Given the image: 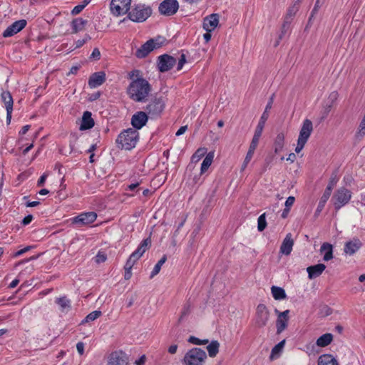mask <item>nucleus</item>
Returning <instances> with one entry per match:
<instances>
[{
  "label": "nucleus",
  "mask_w": 365,
  "mask_h": 365,
  "mask_svg": "<svg viewBox=\"0 0 365 365\" xmlns=\"http://www.w3.org/2000/svg\"><path fill=\"white\" fill-rule=\"evenodd\" d=\"M151 90L150 83L143 78L133 80L128 88L129 97L135 102H144Z\"/></svg>",
  "instance_id": "obj_1"
},
{
  "label": "nucleus",
  "mask_w": 365,
  "mask_h": 365,
  "mask_svg": "<svg viewBox=\"0 0 365 365\" xmlns=\"http://www.w3.org/2000/svg\"><path fill=\"white\" fill-rule=\"evenodd\" d=\"M139 139V133L134 128H128L123 131L116 140L118 148L125 150L133 148Z\"/></svg>",
  "instance_id": "obj_2"
},
{
  "label": "nucleus",
  "mask_w": 365,
  "mask_h": 365,
  "mask_svg": "<svg viewBox=\"0 0 365 365\" xmlns=\"http://www.w3.org/2000/svg\"><path fill=\"white\" fill-rule=\"evenodd\" d=\"M206 352L200 348H192L184 356V365H204L207 359Z\"/></svg>",
  "instance_id": "obj_3"
},
{
  "label": "nucleus",
  "mask_w": 365,
  "mask_h": 365,
  "mask_svg": "<svg viewBox=\"0 0 365 365\" xmlns=\"http://www.w3.org/2000/svg\"><path fill=\"white\" fill-rule=\"evenodd\" d=\"M128 14V19L132 21L143 22L151 15L152 9L144 4H137Z\"/></svg>",
  "instance_id": "obj_4"
},
{
  "label": "nucleus",
  "mask_w": 365,
  "mask_h": 365,
  "mask_svg": "<svg viewBox=\"0 0 365 365\" xmlns=\"http://www.w3.org/2000/svg\"><path fill=\"white\" fill-rule=\"evenodd\" d=\"M164 40H161L160 38L156 39H150L143 44L140 48L137 49L135 52L136 57L143 58L146 57L155 48H158L162 46Z\"/></svg>",
  "instance_id": "obj_5"
},
{
  "label": "nucleus",
  "mask_w": 365,
  "mask_h": 365,
  "mask_svg": "<svg viewBox=\"0 0 365 365\" xmlns=\"http://www.w3.org/2000/svg\"><path fill=\"white\" fill-rule=\"evenodd\" d=\"M351 197V192L345 187L338 189L334 194L331 201L336 210L347 204Z\"/></svg>",
  "instance_id": "obj_6"
},
{
  "label": "nucleus",
  "mask_w": 365,
  "mask_h": 365,
  "mask_svg": "<svg viewBox=\"0 0 365 365\" xmlns=\"http://www.w3.org/2000/svg\"><path fill=\"white\" fill-rule=\"evenodd\" d=\"M131 0H112L110 10L113 14L120 16L127 14L130 10Z\"/></svg>",
  "instance_id": "obj_7"
},
{
  "label": "nucleus",
  "mask_w": 365,
  "mask_h": 365,
  "mask_svg": "<svg viewBox=\"0 0 365 365\" xmlns=\"http://www.w3.org/2000/svg\"><path fill=\"white\" fill-rule=\"evenodd\" d=\"M269 319V312L267 307L263 304H259L257 307L255 324L256 326L261 328L267 325Z\"/></svg>",
  "instance_id": "obj_8"
},
{
  "label": "nucleus",
  "mask_w": 365,
  "mask_h": 365,
  "mask_svg": "<svg viewBox=\"0 0 365 365\" xmlns=\"http://www.w3.org/2000/svg\"><path fill=\"white\" fill-rule=\"evenodd\" d=\"M178 8L179 4L176 0H164L160 4L159 11L164 16H172L178 11Z\"/></svg>",
  "instance_id": "obj_9"
},
{
  "label": "nucleus",
  "mask_w": 365,
  "mask_h": 365,
  "mask_svg": "<svg viewBox=\"0 0 365 365\" xmlns=\"http://www.w3.org/2000/svg\"><path fill=\"white\" fill-rule=\"evenodd\" d=\"M175 63L176 59L168 54L161 55L158 58V67L162 73L170 71Z\"/></svg>",
  "instance_id": "obj_10"
},
{
  "label": "nucleus",
  "mask_w": 365,
  "mask_h": 365,
  "mask_svg": "<svg viewBox=\"0 0 365 365\" xmlns=\"http://www.w3.org/2000/svg\"><path fill=\"white\" fill-rule=\"evenodd\" d=\"M128 364V359L126 354L122 351H115L110 354L107 365H127Z\"/></svg>",
  "instance_id": "obj_11"
},
{
  "label": "nucleus",
  "mask_w": 365,
  "mask_h": 365,
  "mask_svg": "<svg viewBox=\"0 0 365 365\" xmlns=\"http://www.w3.org/2000/svg\"><path fill=\"white\" fill-rule=\"evenodd\" d=\"M26 26V21L24 19L19 20L14 22L8 26L3 33V36L10 37L21 31Z\"/></svg>",
  "instance_id": "obj_12"
},
{
  "label": "nucleus",
  "mask_w": 365,
  "mask_h": 365,
  "mask_svg": "<svg viewBox=\"0 0 365 365\" xmlns=\"http://www.w3.org/2000/svg\"><path fill=\"white\" fill-rule=\"evenodd\" d=\"M165 103L161 98H155L146 107L148 113L152 115H159L163 110Z\"/></svg>",
  "instance_id": "obj_13"
},
{
  "label": "nucleus",
  "mask_w": 365,
  "mask_h": 365,
  "mask_svg": "<svg viewBox=\"0 0 365 365\" xmlns=\"http://www.w3.org/2000/svg\"><path fill=\"white\" fill-rule=\"evenodd\" d=\"M313 129L312 122L309 119H305L303 121L302 128L300 129L298 139L307 142L313 131Z\"/></svg>",
  "instance_id": "obj_14"
},
{
  "label": "nucleus",
  "mask_w": 365,
  "mask_h": 365,
  "mask_svg": "<svg viewBox=\"0 0 365 365\" xmlns=\"http://www.w3.org/2000/svg\"><path fill=\"white\" fill-rule=\"evenodd\" d=\"M148 119V115L145 112L139 111L132 116L131 124L134 129H140L146 124Z\"/></svg>",
  "instance_id": "obj_15"
},
{
  "label": "nucleus",
  "mask_w": 365,
  "mask_h": 365,
  "mask_svg": "<svg viewBox=\"0 0 365 365\" xmlns=\"http://www.w3.org/2000/svg\"><path fill=\"white\" fill-rule=\"evenodd\" d=\"M362 246V242L358 238L348 241L344 245V252L346 255H353L355 254Z\"/></svg>",
  "instance_id": "obj_16"
},
{
  "label": "nucleus",
  "mask_w": 365,
  "mask_h": 365,
  "mask_svg": "<svg viewBox=\"0 0 365 365\" xmlns=\"http://www.w3.org/2000/svg\"><path fill=\"white\" fill-rule=\"evenodd\" d=\"M106 81V73L103 71L93 73L88 79V86L91 88L101 86Z\"/></svg>",
  "instance_id": "obj_17"
},
{
  "label": "nucleus",
  "mask_w": 365,
  "mask_h": 365,
  "mask_svg": "<svg viewBox=\"0 0 365 365\" xmlns=\"http://www.w3.org/2000/svg\"><path fill=\"white\" fill-rule=\"evenodd\" d=\"M219 23V15L212 14L204 19L203 28L208 32H211L217 26Z\"/></svg>",
  "instance_id": "obj_18"
},
{
  "label": "nucleus",
  "mask_w": 365,
  "mask_h": 365,
  "mask_svg": "<svg viewBox=\"0 0 365 365\" xmlns=\"http://www.w3.org/2000/svg\"><path fill=\"white\" fill-rule=\"evenodd\" d=\"M97 218V214L95 212H88L81 213L74 218V222L81 225H88L93 222Z\"/></svg>",
  "instance_id": "obj_19"
},
{
  "label": "nucleus",
  "mask_w": 365,
  "mask_h": 365,
  "mask_svg": "<svg viewBox=\"0 0 365 365\" xmlns=\"http://www.w3.org/2000/svg\"><path fill=\"white\" fill-rule=\"evenodd\" d=\"M326 269V266L324 264L319 263L316 265L309 266L307 268L308 272V277L310 279L316 278L321 275Z\"/></svg>",
  "instance_id": "obj_20"
},
{
  "label": "nucleus",
  "mask_w": 365,
  "mask_h": 365,
  "mask_svg": "<svg viewBox=\"0 0 365 365\" xmlns=\"http://www.w3.org/2000/svg\"><path fill=\"white\" fill-rule=\"evenodd\" d=\"M293 245L294 241L292 238V235L288 233L281 245L280 252L285 255H289L292 250Z\"/></svg>",
  "instance_id": "obj_21"
},
{
  "label": "nucleus",
  "mask_w": 365,
  "mask_h": 365,
  "mask_svg": "<svg viewBox=\"0 0 365 365\" xmlns=\"http://www.w3.org/2000/svg\"><path fill=\"white\" fill-rule=\"evenodd\" d=\"M94 125V120L91 117V113L85 111L83 114L81 124L80 125L81 130L91 129Z\"/></svg>",
  "instance_id": "obj_22"
},
{
  "label": "nucleus",
  "mask_w": 365,
  "mask_h": 365,
  "mask_svg": "<svg viewBox=\"0 0 365 365\" xmlns=\"http://www.w3.org/2000/svg\"><path fill=\"white\" fill-rule=\"evenodd\" d=\"M329 187H327L325 189L322 196L321 197L319 203H318L317 208V210L315 211V213H314V215L316 217L318 216L320 214V212L322 211V210L324 209V207L327 200L330 197L331 194L329 193Z\"/></svg>",
  "instance_id": "obj_23"
},
{
  "label": "nucleus",
  "mask_w": 365,
  "mask_h": 365,
  "mask_svg": "<svg viewBox=\"0 0 365 365\" xmlns=\"http://www.w3.org/2000/svg\"><path fill=\"white\" fill-rule=\"evenodd\" d=\"M299 9V5L298 3L294 4L292 6H290L288 10L287 13L285 16L284 23H283V29H284L287 26V24H290L293 16L296 14Z\"/></svg>",
  "instance_id": "obj_24"
},
{
  "label": "nucleus",
  "mask_w": 365,
  "mask_h": 365,
  "mask_svg": "<svg viewBox=\"0 0 365 365\" xmlns=\"http://www.w3.org/2000/svg\"><path fill=\"white\" fill-rule=\"evenodd\" d=\"M320 252L322 253L325 252L323 257L324 261H329L333 258V247L331 244L328 242L323 243L321 246Z\"/></svg>",
  "instance_id": "obj_25"
},
{
  "label": "nucleus",
  "mask_w": 365,
  "mask_h": 365,
  "mask_svg": "<svg viewBox=\"0 0 365 365\" xmlns=\"http://www.w3.org/2000/svg\"><path fill=\"white\" fill-rule=\"evenodd\" d=\"M285 345V339H283L277 344H276L272 349L271 354L269 356L270 360H274L279 357L281 355L283 349Z\"/></svg>",
  "instance_id": "obj_26"
},
{
  "label": "nucleus",
  "mask_w": 365,
  "mask_h": 365,
  "mask_svg": "<svg viewBox=\"0 0 365 365\" xmlns=\"http://www.w3.org/2000/svg\"><path fill=\"white\" fill-rule=\"evenodd\" d=\"M333 340V335L327 333L319 336L317 340V345L320 347H324L331 344Z\"/></svg>",
  "instance_id": "obj_27"
},
{
  "label": "nucleus",
  "mask_w": 365,
  "mask_h": 365,
  "mask_svg": "<svg viewBox=\"0 0 365 365\" xmlns=\"http://www.w3.org/2000/svg\"><path fill=\"white\" fill-rule=\"evenodd\" d=\"M318 365H339L337 361L330 354H324L318 359Z\"/></svg>",
  "instance_id": "obj_28"
},
{
  "label": "nucleus",
  "mask_w": 365,
  "mask_h": 365,
  "mask_svg": "<svg viewBox=\"0 0 365 365\" xmlns=\"http://www.w3.org/2000/svg\"><path fill=\"white\" fill-rule=\"evenodd\" d=\"M87 21L83 20L81 18H77L72 21V29L73 33H78L84 29V26L86 24Z\"/></svg>",
  "instance_id": "obj_29"
},
{
  "label": "nucleus",
  "mask_w": 365,
  "mask_h": 365,
  "mask_svg": "<svg viewBox=\"0 0 365 365\" xmlns=\"http://www.w3.org/2000/svg\"><path fill=\"white\" fill-rule=\"evenodd\" d=\"M214 158V153L210 152L204 158L200 168L201 174L204 173L211 165Z\"/></svg>",
  "instance_id": "obj_30"
},
{
  "label": "nucleus",
  "mask_w": 365,
  "mask_h": 365,
  "mask_svg": "<svg viewBox=\"0 0 365 365\" xmlns=\"http://www.w3.org/2000/svg\"><path fill=\"white\" fill-rule=\"evenodd\" d=\"M271 291H272L273 297L276 300L284 299L287 297L285 291L284 290V289H282L281 287L272 286L271 288Z\"/></svg>",
  "instance_id": "obj_31"
},
{
  "label": "nucleus",
  "mask_w": 365,
  "mask_h": 365,
  "mask_svg": "<svg viewBox=\"0 0 365 365\" xmlns=\"http://www.w3.org/2000/svg\"><path fill=\"white\" fill-rule=\"evenodd\" d=\"M284 143V134L280 133L277 134L274 140V152L278 153L282 151Z\"/></svg>",
  "instance_id": "obj_32"
},
{
  "label": "nucleus",
  "mask_w": 365,
  "mask_h": 365,
  "mask_svg": "<svg viewBox=\"0 0 365 365\" xmlns=\"http://www.w3.org/2000/svg\"><path fill=\"white\" fill-rule=\"evenodd\" d=\"M220 344L217 341H212L210 344L207 346L209 356L210 357H215L219 352Z\"/></svg>",
  "instance_id": "obj_33"
},
{
  "label": "nucleus",
  "mask_w": 365,
  "mask_h": 365,
  "mask_svg": "<svg viewBox=\"0 0 365 365\" xmlns=\"http://www.w3.org/2000/svg\"><path fill=\"white\" fill-rule=\"evenodd\" d=\"M1 100L5 104L6 109L13 108V98L11 94L9 91H4L1 93Z\"/></svg>",
  "instance_id": "obj_34"
},
{
  "label": "nucleus",
  "mask_w": 365,
  "mask_h": 365,
  "mask_svg": "<svg viewBox=\"0 0 365 365\" xmlns=\"http://www.w3.org/2000/svg\"><path fill=\"white\" fill-rule=\"evenodd\" d=\"M150 239L146 238L142 241V242L135 252H137L141 257L145 252V251L150 247Z\"/></svg>",
  "instance_id": "obj_35"
},
{
  "label": "nucleus",
  "mask_w": 365,
  "mask_h": 365,
  "mask_svg": "<svg viewBox=\"0 0 365 365\" xmlns=\"http://www.w3.org/2000/svg\"><path fill=\"white\" fill-rule=\"evenodd\" d=\"M56 303L61 307V311L69 310L71 309V302L66 297H60L56 299Z\"/></svg>",
  "instance_id": "obj_36"
},
{
  "label": "nucleus",
  "mask_w": 365,
  "mask_h": 365,
  "mask_svg": "<svg viewBox=\"0 0 365 365\" xmlns=\"http://www.w3.org/2000/svg\"><path fill=\"white\" fill-rule=\"evenodd\" d=\"M268 117H269V114L266 113V112H264L262 113V115L260 118V120L258 123V125L255 129V133H257L262 135L263 128L264 127L265 122L267 120Z\"/></svg>",
  "instance_id": "obj_37"
},
{
  "label": "nucleus",
  "mask_w": 365,
  "mask_h": 365,
  "mask_svg": "<svg viewBox=\"0 0 365 365\" xmlns=\"http://www.w3.org/2000/svg\"><path fill=\"white\" fill-rule=\"evenodd\" d=\"M288 325V321L286 319H282V318L277 317L276 321V327H277V333L281 334Z\"/></svg>",
  "instance_id": "obj_38"
},
{
  "label": "nucleus",
  "mask_w": 365,
  "mask_h": 365,
  "mask_svg": "<svg viewBox=\"0 0 365 365\" xmlns=\"http://www.w3.org/2000/svg\"><path fill=\"white\" fill-rule=\"evenodd\" d=\"M167 260V257L165 255H164L158 262V263L155 265L152 272H151V274H150V278H153L154 276L157 275L160 271V269H161V267L163 266V264L166 262Z\"/></svg>",
  "instance_id": "obj_39"
},
{
  "label": "nucleus",
  "mask_w": 365,
  "mask_h": 365,
  "mask_svg": "<svg viewBox=\"0 0 365 365\" xmlns=\"http://www.w3.org/2000/svg\"><path fill=\"white\" fill-rule=\"evenodd\" d=\"M101 314H102V312L101 311H98V310L93 311V312H91L90 314H88L86 317V318L82 321V324L86 323V322H93V321L96 320V319H98L99 317H101Z\"/></svg>",
  "instance_id": "obj_40"
},
{
  "label": "nucleus",
  "mask_w": 365,
  "mask_h": 365,
  "mask_svg": "<svg viewBox=\"0 0 365 365\" xmlns=\"http://www.w3.org/2000/svg\"><path fill=\"white\" fill-rule=\"evenodd\" d=\"M141 257L135 252H133L128 259L127 260L125 264H127L128 268H132L135 262L140 258Z\"/></svg>",
  "instance_id": "obj_41"
},
{
  "label": "nucleus",
  "mask_w": 365,
  "mask_h": 365,
  "mask_svg": "<svg viewBox=\"0 0 365 365\" xmlns=\"http://www.w3.org/2000/svg\"><path fill=\"white\" fill-rule=\"evenodd\" d=\"M339 180V178L337 177V171L335 170L332 173L331 177H330V180H329V184L327 185V187H329V193L331 194V191H332V189L333 187L336 185V184L337 183Z\"/></svg>",
  "instance_id": "obj_42"
},
{
  "label": "nucleus",
  "mask_w": 365,
  "mask_h": 365,
  "mask_svg": "<svg viewBox=\"0 0 365 365\" xmlns=\"http://www.w3.org/2000/svg\"><path fill=\"white\" fill-rule=\"evenodd\" d=\"M267 227L266 213L262 214L257 220V229L259 232H262Z\"/></svg>",
  "instance_id": "obj_43"
},
{
  "label": "nucleus",
  "mask_w": 365,
  "mask_h": 365,
  "mask_svg": "<svg viewBox=\"0 0 365 365\" xmlns=\"http://www.w3.org/2000/svg\"><path fill=\"white\" fill-rule=\"evenodd\" d=\"M261 134L255 132L254 136L250 145L249 150L255 152L256 150L257 145L259 143V138L261 137Z\"/></svg>",
  "instance_id": "obj_44"
},
{
  "label": "nucleus",
  "mask_w": 365,
  "mask_h": 365,
  "mask_svg": "<svg viewBox=\"0 0 365 365\" xmlns=\"http://www.w3.org/2000/svg\"><path fill=\"white\" fill-rule=\"evenodd\" d=\"M207 152V149L205 148H198L195 153L192 155V159L199 160L202 157L205 155Z\"/></svg>",
  "instance_id": "obj_45"
},
{
  "label": "nucleus",
  "mask_w": 365,
  "mask_h": 365,
  "mask_svg": "<svg viewBox=\"0 0 365 365\" xmlns=\"http://www.w3.org/2000/svg\"><path fill=\"white\" fill-rule=\"evenodd\" d=\"M188 342L193 344L201 345L207 344L209 341L208 339L201 340L195 336H191L188 339Z\"/></svg>",
  "instance_id": "obj_46"
},
{
  "label": "nucleus",
  "mask_w": 365,
  "mask_h": 365,
  "mask_svg": "<svg viewBox=\"0 0 365 365\" xmlns=\"http://www.w3.org/2000/svg\"><path fill=\"white\" fill-rule=\"evenodd\" d=\"M255 152H252L251 150L247 151V155L245 156V158L244 160V162L242 163L241 170L243 171L247 166L248 163L250 162Z\"/></svg>",
  "instance_id": "obj_47"
},
{
  "label": "nucleus",
  "mask_w": 365,
  "mask_h": 365,
  "mask_svg": "<svg viewBox=\"0 0 365 365\" xmlns=\"http://www.w3.org/2000/svg\"><path fill=\"white\" fill-rule=\"evenodd\" d=\"M190 304L185 305L182 310L181 314L179 317L178 322L180 323L182 321L183 318L185 317H186L187 315H188L190 314Z\"/></svg>",
  "instance_id": "obj_48"
},
{
  "label": "nucleus",
  "mask_w": 365,
  "mask_h": 365,
  "mask_svg": "<svg viewBox=\"0 0 365 365\" xmlns=\"http://www.w3.org/2000/svg\"><path fill=\"white\" fill-rule=\"evenodd\" d=\"M275 313L277 314V317L282 318V319H286L289 321V310H285L282 312H280L277 309H275Z\"/></svg>",
  "instance_id": "obj_49"
},
{
  "label": "nucleus",
  "mask_w": 365,
  "mask_h": 365,
  "mask_svg": "<svg viewBox=\"0 0 365 365\" xmlns=\"http://www.w3.org/2000/svg\"><path fill=\"white\" fill-rule=\"evenodd\" d=\"M107 259V257L106 254L103 252H99L97 255L96 256V262L97 263H102L104 262Z\"/></svg>",
  "instance_id": "obj_50"
},
{
  "label": "nucleus",
  "mask_w": 365,
  "mask_h": 365,
  "mask_svg": "<svg viewBox=\"0 0 365 365\" xmlns=\"http://www.w3.org/2000/svg\"><path fill=\"white\" fill-rule=\"evenodd\" d=\"M186 62V56L184 53H182L178 63L177 70L180 71Z\"/></svg>",
  "instance_id": "obj_51"
},
{
  "label": "nucleus",
  "mask_w": 365,
  "mask_h": 365,
  "mask_svg": "<svg viewBox=\"0 0 365 365\" xmlns=\"http://www.w3.org/2000/svg\"><path fill=\"white\" fill-rule=\"evenodd\" d=\"M306 143L307 142L303 141L302 140L300 139H297V145L295 148V152L297 153H299L304 148Z\"/></svg>",
  "instance_id": "obj_52"
},
{
  "label": "nucleus",
  "mask_w": 365,
  "mask_h": 365,
  "mask_svg": "<svg viewBox=\"0 0 365 365\" xmlns=\"http://www.w3.org/2000/svg\"><path fill=\"white\" fill-rule=\"evenodd\" d=\"M84 8H85V6L82 4H79V5H77L71 11V14L73 15H77L79 13H81Z\"/></svg>",
  "instance_id": "obj_53"
},
{
  "label": "nucleus",
  "mask_w": 365,
  "mask_h": 365,
  "mask_svg": "<svg viewBox=\"0 0 365 365\" xmlns=\"http://www.w3.org/2000/svg\"><path fill=\"white\" fill-rule=\"evenodd\" d=\"M91 39V37L88 36V35H86V37L85 38L83 39H80V40H78L76 42V46L75 48H80L88 40Z\"/></svg>",
  "instance_id": "obj_54"
},
{
  "label": "nucleus",
  "mask_w": 365,
  "mask_h": 365,
  "mask_svg": "<svg viewBox=\"0 0 365 365\" xmlns=\"http://www.w3.org/2000/svg\"><path fill=\"white\" fill-rule=\"evenodd\" d=\"M295 201V197L293 196H289L286 202H285V207L290 209V207L293 205Z\"/></svg>",
  "instance_id": "obj_55"
},
{
  "label": "nucleus",
  "mask_w": 365,
  "mask_h": 365,
  "mask_svg": "<svg viewBox=\"0 0 365 365\" xmlns=\"http://www.w3.org/2000/svg\"><path fill=\"white\" fill-rule=\"evenodd\" d=\"M101 57V52L98 48H95L91 55V58L98 60Z\"/></svg>",
  "instance_id": "obj_56"
},
{
  "label": "nucleus",
  "mask_w": 365,
  "mask_h": 365,
  "mask_svg": "<svg viewBox=\"0 0 365 365\" xmlns=\"http://www.w3.org/2000/svg\"><path fill=\"white\" fill-rule=\"evenodd\" d=\"M124 269H125L124 277H125V279L128 280V279H130V277L132 276V272H131L132 268H128L127 264H125Z\"/></svg>",
  "instance_id": "obj_57"
},
{
  "label": "nucleus",
  "mask_w": 365,
  "mask_h": 365,
  "mask_svg": "<svg viewBox=\"0 0 365 365\" xmlns=\"http://www.w3.org/2000/svg\"><path fill=\"white\" fill-rule=\"evenodd\" d=\"M31 247H32L31 246H27V247H24V249L19 250L18 252H16L14 254V257H18V256H20V255L24 254L25 252L29 251L31 249Z\"/></svg>",
  "instance_id": "obj_58"
},
{
  "label": "nucleus",
  "mask_w": 365,
  "mask_h": 365,
  "mask_svg": "<svg viewBox=\"0 0 365 365\" xmlns=\"http://www.w3.org/2000/svg\"><path fill=\"white\" fill-rule=\"evenodd\" d=\"M76 349L80 355H83L84 353V344L81 341L78 342L76 344Z\"/></svg>",
  "instance_id": "obj_59"
},
{
  "label": "nucleus",
  "mask_w": 365,
  "mask_h": 365,
  "mask_svg": "<svg viewBox=\"0 0 365 365\" xmlns=\"http://www.w3.org/2000/svg\"><path fill=\"white\" fill-rule=\"evenodd\" d=\"M274 94H273L270 97L269 102L267 103V104L266 106L265 110L264 111V112H266V113H268V110L272 108L273 101H274Z\"/></svg>",
  "instance_id": "obj_60"
},
{
  "label": "nucleus",
  "mask_w": 365,
  "mask_h": 365,
  "mask_svg": "<svg viewBox=\"0 0 365 365\" xmlns=\"http://www.w3.org/2000/svg\"><path fill=\"white\" fill-rule=\"evenodd\" d=\"M47 176H48V175L46 173H44L43 175H42L38 180L37 185L43 186L46 181Z\"/></svg>",
  "instance_id": "obj_61"
},
{
  "label": "nucleus",
  "mask_w": 365,
  "mask_h": 365,
  "mask_svg": "<svg viewBox=\"0 0 365 365\" xmlns=\"http://www.w3.org/2000/svg\"><path fill=\"white\" fill-rule=\"evenodd\" d=\"M201 173L198 175H195L193 178H192V183L193 185H195V184H200L202 182V180H201Z\"/></svg>",
  "instance_id": "obj_62"
},
{
  "label": "nucleus",
  "mask_w": 365,
  "mask_h": 365,
  "mask_svg": "<svg viewBox=\"0 0 365 365\" xmlns=\"http://www.w3.org/2000/svg\"><path fill=\"white\" fill-rule=\"evenodd\" d=\"M32 220H33V216L31 215H29L23 219L22 224L24 225H27L32 221Z\"/></svg>",
  "instance_id": "obj_63"
},
{
  "label": "nucleus",
  "mask_w": 365,
  "mask_h": 365,
  "mask_svg": "<svg viewBox=\"0 0 365 365\" xmlns=\"http://www.w3.org/2000/svg\"><path fill=\"white\" fill-rule=\"evenodd\" d=\"M178 350V345L177 344H173L168 347V352L170 354H175L177 352Z\"/></svg>",
  "instance_id": "obj_64"
}]
</instances>
